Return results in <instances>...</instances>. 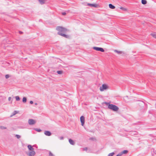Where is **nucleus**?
I'll use <instances>...</instances> for the list:
<instances>
[{
  "mask_svg": "<svg viewBox=\"0 0 156 156\" xmlns=\"http://www.w3.org/2000/svg\"><path fill=\"white\" fill-rule=\"evenodd\" d=\"M56 30L58 31V34L59 35L66 38H68L69 37L68 35L65 34L67 31L66 29L62 27H58L56 28Z\"/></svg>",
  "mask_w": 156,
  "mask_h": 156,
  "instance_id": "f257e3e1",
  "label": "nucleus"
},
{
  "mask_svg": "<svg viewBox=\"0 0 156 156\" xmlns=\"http://www.w3.org/2000/svg\"><path fill=\"white\" fill-rule=\"evenodd\" d=\"M105 104L108 106V108L114 111H117L119 109L118 107L115 105L111 104L109 103L105 102Z\"/></svg>",
  "mask_w": 156,
  "mask_h": 156,
  "instance_id": "f03ea898",
  "label": "nucleus"
},
{
  "mask_svg": "<svg viewBox=\"0 0 156 156\" xmlns=\"http://www.w3.org/2000/svg\"><path fill=\"white\" fill-rule=\"evenodd\" d=\"M108 88V86L106 84H102L101 86L100 87V90L101 91H102L107 89Z\"/></svg>",
  "mask_w": 156,
  "mask_h": 156,
  "instance_id": "7ed1b4c3",
  "label": "nucleus"
},
{
  "mask_svg": "<svg viewBox=\"0 0 156 156\" xmlns=\"http://www.w3.org/2000/svg\"><path fill=\"white\" fill-rule=\"evenodd\" d=\"M93 48L96 51H100L102 52H103L105 51L104 49L102 48H101L94 47H93Z\"/></svg>",
  "mask_w": 156,
  "mask_h": 156,
  "instance_id": "20e7f679",
  "label": "nucleus"
},
{
  "mask_svg": "<svg viewBox=\"0 0 156 156\" xmlns=\"http://www.w3.org/2000/svg\"><path fill=\"white\" fill-rule=\"evenodd\" d=\"M28 122L30 125H33L36 123V121L33 119H29Z\"/></svg>",
  "mask_w": 156,
  "mask_h": 156,
  "instance_id": "39448f33",
  "label": "nucleus"
},
{
  "mask_svg": "<svg viewBox=\"0 0 156 156\" xmlns=\"http://www.w3.org/2000/svg\"><path fill=\"white\" fill-rule=\"evenodd\" d=\"M80 120L81 123V125L83 126L84 123L85 119L84 117L83 116H82L80 117Z\"/></svg>",
  "mask_w": 156,
  "mask_h": 156,
  "instance_id": "423d86ee",
  "label": "nucleus"
},
{
  "mask_svg": "<svg viewBox=\"0 0 156 156\" xmlns=\"http://www.w3.org/2000/svg\"><path fill=\"white\" fill-rule=\"evenodd\" d=\"M35 154V152L34 150L30 151L29 153L27 154V155L29 156H34Z\"/></svg>",
  "mask_w": 156,
  "mask_h": 156,
  "instance_id": "0eeeda50",
  "label": "nucleus"
},
{
  "mask_svg": "<svg viewBox=\"0 0 156 156\" xmlns=\"http://www.w3.org/2000/svg\"><path fill=\"white\" fill-rule=\"evenodd\" d=\"M45 135L47 136H50L51 135V133L50 132L48 131H45L44 132Z\"/></svg>",
  "mask_w": 156,
  "mask_h": 156,
  "instance_id": "6e6552de",
  "label": "nucleus"
},
{
  "mask_svg": "<svg viewBox=\"0 0 156 156\" xmlns=\"http://www.w3.org/2000/svg\"><path fill=\"white\" fill-rule=\"evenodd\" d=\"M87 5L90 7H97L98 5L96 4H92L90 3H88Z\"/></svg>",
  "mask_w": 156,
  "mask_h": 156,
  "instance_id": "1a4fd4ad",
  "label": "nucleus"
},
{
  "mask_svg": "<svg viewBox=\"0 0 156 156\" xmlns=\"http://www.w3.org/2000/svg\"><path fill=\"white\" fill-rule=\"evenodd\" d=\"M27 147H28V149L30 151H32L34 150V148H33L32 147L31 145H28Z\"/></svg>",
  "mask_w": 156,
  "mask_h": 156,
  "instance_id": "9d476101",
  "label": "nucleus"
},
{
  "mask_svg": "<svg viewBox=\"0 0 156 156\" xmlns=\"http://www.w3.org/2000/svg\"><path fill=\"white\" fill-rule=\"evenodd\" d=\"M69 142L72 145H73L75 144L74 141L71 139H69Z\"/></svg>",
  "mask_w": 156,
  "mask_h": 156,
  "instance_id": "9b49d317",
  "label": "nucleus"
},
{
  "mask_svg": "<svg viewBox=\"0 0 156 156\" xmlns=\"http://www.w3.org/2000/svg\"><path fill=\"white\" fill-rule=\"evenodd\" d=\"M109 6L110 8L112 9H114L115 8V7L111 4L109 5Z\"/></svg>",
  "mask_w": 156,
  "mask_h": 156,
  "instance_id": "f8f14e48",
  "label": "nucleus"
},
{
  "mask_svg": "<svg viewBox=\"0 0 156 156\" xmlns=\"http://www.w3.org/2000/svg\"><path fill=\"white\" fill-rule=\"evenodd\" d=\"M38 1L41 4H43L44 3L45 0H38Z\"/></svg>",
  "mask_w": 156,
  "mask_h": 156,
  "instance_id": "ddd939ff",
  "label": "nucleus"
},
{
  "mask_svg": "<svg viewBox=\"0 0 156 156\" xmlns=\"http://www.w3.org/2000/svg\"><path fill=\"white\" fill-rule=\"evenodd\" d=\"M151 35L154 38H156V33H152L151 34Z\"/></svg>",
  "mask_w": 156,
  "mask_h": 156,
  "instance_id": "4468645a",
  "label": "nucleus"
},
{
  "mask_svg": "<svg viewBox=\"0 0 156 156\" xmlns=\"http://www.w3.org/2000/svg\"><path fill=\"white\" fill-rule=\"evenodd\" d=\"M141 2L143 4L145 5L147 3V2L146 0H142Z\"/></svg>",
  "mask_w": 156,
  "mask_h": 156,
  "instance_id": "2eb2a0df",
  "label": "nucleus"
},
{
  "mask_svg": "<svg viewBox=\"0 0 156 156\" xmlns=\"http://www.w3.org/2000/svg\"><path fill=\"white\" fill-rule=\"evenodd\" d=\"M120 9L123 11H126L127 10V9L126 8L122 7H120Z\"/></svg>",
  "mask_w": 156,
  "mask_h": 156,
  "instance_id": "dca6fc26",
  "label": "nucleus"
},
{
  "mask_svg": "<svg viewBox=\"0 0 156 156\" xmlns=\"http://www.w3.org/2000/svg\"><path fill=\"white\" fill-rule=\"evenodd\" d=\"M27 101V98L26 97H23V103H26Z\"/></svg>",
  "mask_w": 156,
  "mask_h": 156,
  "instance_id": "f3484780",
  "label": "nucleus"
},
{
  "mask_svg": "<svg viewBox=\"0 0 156 156\" xmlns=\"http://www.w3.org/2000/svg\"><path fill=\"white\" fill-rule=\"evenodd\" d=\"M0 129H7L6 127L3 126H0Z\"/></svg>",
  "mask_w": 156,
  "mask_h": 156,
  "instance_id": "a211bd4d",
  "label": "nucleus"
},
{
  "mask_svg": "<svg viewBox=\"0 0 156 156\" xmlns=\"http://www.w3.org/2000/svg\"><path fill=\"white\" fill-rule=\"evenodd\" d=\"M17 113V112L16 111H14L12 113V115L10 116V117H12V116L15 115Z\"/></svg>",
  "mask_w": 156,
  "mask_h": 156,
  "instance_id": "6ab92c4d",
  "label": "nucleus"
},
{
  "mask_svg": "<svg viewBox=\"0 0 156 156\" xmlns=\"http://www.w3.org/2000/svg\"><path fill=\"white\" fill-rule=\"evenodd\" d=\"M128 151L127 150H124L122 152H121L122 153V154H126L128 152Z\"/></svg>",
  "mask_w": 156,
  "mask_h": 156,
  "instance_id": "aec40b11",
  "label": "nucleus"
},
{
  "mask_svg": "<svg viewBox=\"0 0 156 156\" xmlns=\"http://www.w3.org/2000/svg\"><path fill=\"white\" fill-rule=\"evenodd\" d=\"M34 129L36 130V131L38 132H40L41 131V130L40 129H37V128H34Z\"/></svg>",
  "mask_w": 156,
  "mask_h": 156,
  "instance_id": "412c9836",
  "label": "nucleus"
},
{
  "mask_svg": "<svg viewBox=\"0 0 156 156\" xmlns=\"http://www.w3.org/2000/svg\"><path fill=\"white\" fill-rule=\"evenodd\" d=\"M15 136L18 139H19L21 138V136L19 135L16 134L15 135Z\"/></svg>",
  "mask_w": 156,
  "mask_h": 156,
  "instance_id": "4be33fe9",
  "label": "nucleus"
},
{
  "mask_svg": "<svg viewBox=\"0 0 156 156\" xmlns=\"http://www.w3.org/2000/svg\"><path fill=\"white\" fill-rule=\"evenodd\" d=\"M15 98L17 101H19L20 100V98L18 96H16L15 97Z\"/></svg>",
  "mask_w": 156,
  "mask_h": 156,
  "instance_id": "5701e85b",
  "label": "nucleus"
},
{
  "mask_svg": "<svg viewBox=\"0 0 156 156\" xmlns=\"http://www.w3.org/2000/svg\"><path fill=\"white\" fill-rule=\"evenodd\" d=\"M114 51L116 53H118V54H120V53H122V52L121 51H118L117 50H114Z\"/></svg>",
  "mask_w": 156,
  "mask_h": 156,
  "instance_id": "b1692460",
  "label": "nucleus"
},
{
  "mask_svg": "<svg viewBox=\"0 0 156 156\" xmlns=\"http://www.w3.org/2000/svg\"><path fill=\"white\" fill-rule=\"evenodd\" d=\"M57 73L59 74H61L62 73V71H57Z\"/></svg>",
  "mask_w": 156,
  "mask_h": 156,
  "instance_id": "393cba45",
  "label": "nucleus"
},
{
  "mask_svg": "<svg viewBox=\"0 0 156 156\" xmlns=\"http://www.w3.org/2000/svg\"><path fill=\"white\" fill-rule=\"evenodd\" d=\"M49 156H55L51 152L49 151Z\"/></svg>",
  "mask_w": 156,
  "mask_h": 156,
  "instance_id": "a878e982",
  "label": "nucleus"
},
{
  "mask_svg": "<svg viewBox=\"0 0 156 156\" xmlns=\"http://www.w3.org/2000/svg\"><path fill=\"white\" fill-rule=\"evenodd\" d=\"M114 152H112L109 154H108V156H112L113 155H114Z\"/></svg>",
  "mask_w": 156,
  "mask_h": 156,
  "instance_id": "bb28decb",
  "label": "nucleus"
},
{
  "mask_svg": "<svg viewBox=\"0 0 156 156\" xmlns=\"http://www.w3.org/2000/svg\"><path fill=\"white\" fill-rule=\"evenodd\" d=\"M9 77V75L8 74H7V75H6L5 76V77L6 78V79H8V78Z\"/></svg>",
  "mask_w": 156,
  "mask_h": 156,
  "instance_id": "cd10ccee",
  "label": "nucleus"
},
{
  "mask_svg": "<svg viewBox=\"0 0 156 156\" xmlns=\"http://www.w3.org/2000/svg\"><path fill=\"white\" fill-rule=\"evenodd\" d=\"M122 155V153L121 152L118 154L116 156H121Z\"/></svg>",
  "mask_w": 156,
  "mask_h": 156,
  "instance_id": "c85d7f7f",
  "label": "nucleus"
},
{
  "mask_svg": "<svg viewBox=\"0 0 156 156\" xmlns=\"http://www.w3.org/2000/svg\"><path fill=\"white\" fill-rule=\"evenodd\" d=\"M87 150V147H86L83 148V151H86Z\"/></svg>",
  "mask_w": 156,
  "mask_h": 156,
  "instance_id": "c756f323",
  "label": "nucleus"
},
{
  "mask_svg": "<svg viewBox=\"0 0 156 156\" xmlns=\"http://www.w3.org/2000/svg\"><path fill=\"white\" fill-rule=\"evenodd\" d=\"M59 139L61 140H62L63 139V136H61L59 137Z\"/></svg>",
  "mask_w": 156,
  "mask_h": 156,
  "instance_id": "7c9ffc66",
  "label": "nucleus"
},
{
  "mask_svg": "<svg viewBox=\"0 0 156 156\" xmlns=\"http://www.w3.org/2000/svg\"><path fill=\"white\" fill-rule=\"evenodd\" d=\"M62 14L63 15H65L66 14V12H63L62 13Z\"/></svg>",
  "mask_w": 156,
  "mask_h": 156,
  "instance_id": "2f4dec72",
  "label": "nucleus"
},
{
  "mask_svg": "<svg viewBox=\"0 0 156 156\" xmlns=\"http://www.w3.org/2000/svg\"><path fill=\"white\" fill-rule=\"evenodd\" d=\"M11 99H12V98H11V97H9L8 98V100L9 101H11Z\"/></svg>",
  "mask_w": 156,
  "mask_h": 156,
  "instance_id": "473e14b6",
  "label": "nucleus"
},
{
  "mask_svg": "<svg viewBox=\"0 0 156 156\" xmlns=\"http://www.w3.org/2000/svg\"><path fill=\"white\" fill-rule=\"evenodd\" d=\"M30 103L31 104H32L33 103V102L32 101H30Z\"/></svg>",
  "mask_w": 156,
  "mask_h": 156,
  "instance_id": "72a5a7b5",
  "label": "nucleus"
},
{
  "mask_svg": "<svg viewBox=\"0 0 156 156\" xmlns=\"http://www.w3.org/2000/svg\"><path fill=\"white\" fill-rule=\"evenodd\" d=\"M34 104L35 105H37V103H34Z\"/></svg>",
  "mask_w": 156,
  "mask_h": 156,
  "instance_id": "f704fd0d",
  "label": "nucleus"
},
{
  "mask_svg": "<svg viewBox=\"0 0 156 156\" xmlns=\"http://www.w3.org/2000/svg\"><path fill=\"white\" fill-rule=\"evenodd\" d=\"M19 33H20V34H21L22 32L21 31H20Z\"/></svg>",
  "mask_w": 156,
  "mask_h": 156,
  "instance_id": "c9c22d12",
  "label": "nucleus"
},
{
  "mask_svg": "<svg viewBox=\"0 0 156 156\" xmlns=\"http://www.w3.org/2000/svg\"><path fill=\"white\" fill-rule=\"evenodd\" d=\"M125 98H127L128 97L127 96H126V97H125Z\"/></svg>",
  "mask_w": 156,
  "mask_h": 156,
  "instance_id": "e433bc0d",
  "label": "nucleus"
}]
</instances>
